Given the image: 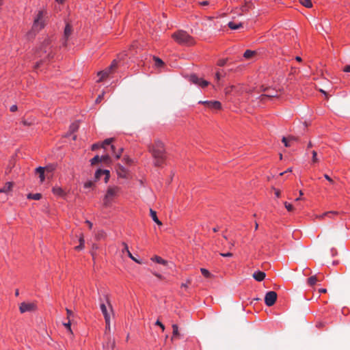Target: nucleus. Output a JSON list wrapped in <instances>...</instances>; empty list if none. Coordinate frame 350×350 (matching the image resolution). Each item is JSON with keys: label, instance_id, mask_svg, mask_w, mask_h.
Listing matches in <instances>:
<instances>
[{"label": "nucleus", "instance_id": "50", "mask_svg": "<svg viewBox=\"0 0 350 350\" xmlns=\"http://www.w3.org/2000/svg\"><path fill=\"white\" fill-rule=\"evenodd\" d=\"M324 177L326 180H327L330 183L333 184L334 183V180L333 179L329 176L327 174H324Z\"/></svg>", "mask_w": 350, "mask_h": 350}, {"label": "nucleus", "instance_id": "27", "mask_svg": "<svg viewBox=\"0 0 350 350\" xmlns=\"http://www.w3.org/2000/svg\"><path fill=\"white\" fill-rule=\"evenodd\" d=\"M318 280H319V278H318L317 275H312L308 278L307 283L309 286H313L317 284V282H319Z\"/></svg>", "mask_w": 350, "mask_h": 350}, {"label": "nucleus", "instance_id": "18", "mask_svg": "<svg viewBox=\"0 0 350 350\" xmlns=\"http://www.w3.org/2000/svg\"><path fill=\"white\" fill-rule=\"evenodd\" d=\"M72 31V26L70 24H68V23L66 24V26H65L64 32V36L65 40H64V42L63 43V45L64 46H67V41L68 40V38L71 35Z\"/></svg>", "mask_w": 350, "mask_h": 350}, {"label": "nucleus", "instance_id": "17", "mask_svg": "<svg viewBox=\"0 0 350 350\" xmlns=\"http://www.w3.org/2000/svg\"><path fill=\"white\" fill-rule=\"evenodd\" d=\"M100 307L101 312L105 318L106 327H109V326H110V316H109V314L108 313L107 307L105 304H101Z\"/></svg>", "mask_w": 350, "mask_h": 350}, {"label": "nucleus", "instance_id": "10", "mask_svg": "<svg viewBox=\"0 0 350 350\" xmlns=\"http://www.w3.org/2000/svg\"><path fill=\"white\" fill-rule=\"evenodd\" d=\"M38 309L36 302H22L19 305V311L23 314L27 312H34Z\"/></svg>", "mask_w": 350, "mask_h": 350}, {"label": "nucleus", "instance_id": "3", "mask_svg": "<svg viewBox=\"0 0 350 350\" xmlns=\"http://www.w3.org/2000/svg\"><path fill=\"white\" fill-rule=\"evenodd\" d=\"M48 12L44 8L39 10L36 13L31 31L27 33V36H34L36 33L42 30L47 24Z\"/></svg>", "mask_w": 350, "mask_h": 350}, {"label": "nucleus", "instance_id": "5", "mask_svg": "<svg viewBox=\"0 0 350 350\" xmlns=\"http://www.w3.org/2000/svg\"><path fill=\"white\" fill-rule=\"evenodd\" d=\"M121 187L116 185L109 186L106 190L103 198V206L105 207H111L116 202V200L120 196Z\"/></svg>", "mask_w": 350, "mask_h": 350}, {"label": "nucleus", "instance_id": "21", "mask_svg": "<svg viewBox=\"0 0 350 350\" xmlns=\"http://www.w3.org/2000/svg\"><path fill=\"white\" fill-rule=\"evenodd\" d=\"M122 245H123V249L122 250V253L126 252L129 258H131L133 260L137 263H140L138 260H137L131 253L129 249L128 245L125 242H122Z\"/></svg>", "mask_w": 350, "mask_h": 350}, {"label": "nucleus", "instance_id": "40", "mask_svg": "<svg viewBox=\"0 0 350 350\" xmlns=\"http://www.w3.org/2000/svg\"><path fill=\"white\" fill-rule=\"evenodd\" d=\"M100 161V158L98 155L95 156L90 160L91 165H92L98 163Z\"/></svg>", "mask_w": 350, "mask_h": 350}, {"label": "nucleus", "instance_id": "6", "mask_svg": "<svg viewBox=\"0 0 350 350\" xmlns=\"http://www.w3.org/2000/svg\"><path fill=\"white\" fill-rule=\"evenodd\" d=\"M118 68V61L116 59H113L109 66H108L103 70L99 71L97 73V75L99 77V79L97 80V82L100 83L107 79L109 76L115 73Z\"/></svg>", "mask_w": 350, "mask_h": 350}, {"label": "nucleus", "instance_id": "23", "mask_svg": "<svg viewBox=\"0 0 350 350\" xmlns=\"http://www.w3.org/2000/svg\"><path fill=\"white\" fill-rule=\"evenodd\" d=\"M266 274L261 271H255L253 274V278L258 282H261L265 278Z\"/></svg>", "mask_w": 350, "mask_h": 350}, {"label": "nucleus", "instance_id": "30", "mask_svg": "<svg viewBox=\"0 0 350 350\" xmlns=\"http://www.w3.org/2000/svg\"><path fill=\"white\" fill-rule=\"evenodd\" d=\"M107 237L106 232L103 230H100L97 231V232L95 234V239L96 240H100L104 239Z\"/></svg>", "mask_w": 350, "mask_h": 350}, {"label": "nucleus", "instance_id": "64", "mask_svg": "<svg viewBox=\"0 0 350 350\" xmlns=\"http://www.w3.org/2000/svg\"><path fill=\"white\" fill-rule=\"evenodd\" d=\"M317 277H318V278H319V280H318V281H319V282H321V281H323V279H324V277H323V275H317Z\"/></svg>", "mask_w": 350, "mask_h": 350}, {"label": "nucleus", "instance_id": "49", "mask_svg": "<svg viewBox=\"0 0 350 350\" xmlns=\"http://www.w3.org/2000/svg\"><path fill=\"white\" fill-rule=\"evenodd\" d=\"M103 96H104V94L103 93L102 94L99 95L97 97V98L96 99V103H98L101 102V100L103 99Z\"/></svg>", "mask_w": 350, "mask_h": 350}, {"label": "nucleus", "instance_id": "61", "mask_svg": "<svg viewBox=\"0 0 350 350\" xmlns=\"http://www.w3.org/2000/svg\"><path fill=\"white\" fill-rule=\"evenodd\" d=\"M220 78H221V75H220L219 72H217L216 74H215V79L217 81H219L220 80Z\"/></svg>", "mask_w": 350, "mask_h": 350}, {"label": "nucleus", "instance_id": "4", "mask_svg": "<svg viewBox=\"0 0 350 350\" xmlns=\"http://www.w3.org/2000/svg\"><path fill=\"white\" fill-rule=\"evenodd\" d=\"M172 38L180 45L191 46L196 44V39L184 30L175 31Z\"/></svg>", "mask_w": 350, "mask_h": 350}, {"label": "nucleus", "instance_id": "31", "mask_svg": "<svg viewBox=\"0 0 350 350\" xmlns=\"http://www.w3.org/2000/svg\"><path fill=\"white\" fill-rule=\"evenodd\" d=\"M27 198L29 200H39L42 198V194L40 193H29L27 194Z\"/></svg>", "mask_w": 350, "mask_h": 350}, {"label": "nucleus", "instance_id": "43", "mask_svg": "<svg viewBox=\"0 0 350 350\" xmlns=\"http://www.w3.org/2000/svg\"><path fill=\"white\" fill-rule=\"evenodd\" d=\"M284 206L288 212H291L294 210L293 206L287 202H284Z\"/></svg>", "mask_w": 350, "mask_h": 350}, {"label": "nucleus", "instance_id": "37", "mask_svg": "<svg viewBox=\"0 0 350 350\" xmlns=\"http://www.w3.org/2000/svg\"><path fill=\"white\" fill-rule=\"evenodd\" d=\"M200 271L202 273V274L206 278H209L211 277V273L209 272L208 270H207L205 268H201L200 269Z\"/></svg>", "mask_w": 350, "mask_h": 350}, {"label": "nucleus", "instance_id": "22", "mask_svg": "<svg viewBox=\"0 0 350 350\" xmlns=\"http://www.w3.org/2000/svg\"><path fill=\"white\" fill-rule=\"evenodd\" d=\"M45 168L44 167H38L36 169V173L39 174V178L40 183H42L45 180Z\"/></svg>", "mask_w": 350, "mask_h": 350}, {"label": "nucleus", "instance_id": "58", "mask_svg": "<svg viewBox=\"0 0 350 350\" xmlns=\"http://www.w3.org/2000/svg\"><path fill=\"white\" fill-rule=\"evenodd\" d=\"M343 71L345 72H350V65L345 66L343 68Z\"/></svg>", "mask_w": 350, "mask_h": 350}, {"label": "nucleus", "instance_id": "38", "mask_svg": "<svg viewBox=\"0 0 350 350\" xmlns=\"http://www.w3.org/2000/svg\"><path fill=\"white\" fill-rule=\"evenodd\" d=\"M44 167L45 168V172H53L56 169V166L53 164L46 165V167Z\"/></svg>", "mask_w": 350, "mask_h": 350}, {"label": "nucleus", "instance_id": "47", "mask_svg": "<svg viewBox=\"0 0 350 350\" xmlns=\"http://www.w3.org/2000/svg\"><path fill=\"white\" fill-rule=\"evenodd\" d=\"M100 158V161H107L109 160V156L108 154L103 155Z\"/></svg>", "mask_w": 350, "mask_h": 350}, {"label": "nucleus", "instance_id": "59", "mask_svg": "<svg viewBox=\"0 0 350 350\" xmlns=\"http://www.w3.org/2000/svg\"><path fill=\"white\" fill-rule=\"evenodd\" d=\"M199 4L202 6L208 5H209V1H201V2H199Z\"/></svg>", "mask_w": 350, "mask_h": 350}, {"label": "nucleus", "instance_id": "15", "mask_svg": "<svg viewBox=\"0 0 350 350\" xmlns=\"http://www.w3.org/2000/svg\"><path fill=\"white\" fill-rule=\"evenodd\" d=\"M104 176V182L107 183L110 178V172L107 170H101L99 169L96 170L95 173V179L96 180H98L101 178L102 176Z\"/></svg>", "mask_w": 350, "mask_h": 350}, {"label": "nucleus", "instance_id": "9", "mask_svg": "<svg viewBox=\"0 0 350 350\" xmlns=\"http://www.w3.org/2000/svg\"><path fill=\"white\" fill-rule=\"evenodd\" d=\"M245 90V87L242 84L232 85L225 88L224 92L226 94H231L234 96H239Z\"/></svg>", "mask_w": 350, "mask_h": 350}, {"label": "nucleus", "instance_id": "13", "mask_svg": "<svg viewBox=\"0 0 350 350\" xmlns=\"http://www.w3.org/2000/svg\"><path fill=\"white\" fill-rule=\"evenodd\" d=\"M278 295L275 291H269L265 297V303L267 306H272L276 301Z\"/></svg>", "mask_w": 350, "mask_h": 350}, {"label": "nucleus", "instance_id": "55", "mask_svg": "<svg viewBox=\"0 0 350 350\" xmlns=\"http://www.w3.org/2000/svg\"><path fill=\"white\" fill-rule=\"evenodd\" d=\"M85 222L88 226L89 229L91 230L93 227V224L89 220H86Z\"/></svg>", "mask_w": 350, "mask_h": 350}, {"label": "nucleus", "instance_id": "25", "mask_svg": "<svg viewBox=\"0 0 350 350\" xmlns=\"http://www.w3.org/2000/svg\"><path fill=\"white\" fill-rule=\"evenodd\" d=\"M150 217H152V220L157 224H158L159 226H161L162 225V222L159 219L157 215V212L152 209H150Z\"/></svg>", "mask_w": 350, "mask_h": 350}, {"label": "nucleus", "instance_id": "48", "mask_svg": "<svg viewBox=\"0 0 350 350\" xmlns=\"http://www.w3.org/2000/svg\"><path fill=\"white\" fill-rule=\"evenodd\" d=\"M288 138L289 141H291V143L298 141V137H295V136H288Z\"/></svg>", "mask_w": 350, "mask_h": 350}, {"label": "nucleus", "instance_id": "20", "mask_svg": "<svg viewBox=\"0 0 350 350\" xmlns=\"http://www.w3.org/2000/svg\"><path fill=\"white\" fill-rule=\"evenodd\" d=\"M13 187L14 183L12 182H7L4 186L0 189V193H8L12 190Z\"/></svg>", "mask_w": 350, "mask_h": 350}, {"label": "nucleus", "instance_id": "29", "mask_svg": "<svg viewBox=\"0 0 350 350\" xmlns=\"http://www.w3.org/2000/svg\"><path fill=\"white\" fill-rule=\"evenodd\" d=\"M338 214L339 213L337 211H327L323 213L322 215H317V218L322 220L325 218V217H326L325 215H338Z\"/></svg>", "mask_w": 350, "mask_h": 350}, {"label": "nucleus", "instance_id": "63", "mask_svg": "<svg viewBox=\"0 0 350 350\" xmlns=\"http://www.w3.org/2000/svg\"><path fill=\"white\" fill-rule=\"evenodd\" d=\"M326 292H327L326 288H319V293H325Z\"/></svg>", "mask_w": 350, "mask_h": 350}, {"label": "nucleus", "instance_id": "8", "mask_svg": "<svg viewBox=\"0 0 350 350\" xmlns=\"http://www.w3.org/2000/svg\"><path fill=\"white\" fill-rule=\"evenodd\" d=\"M113 141V138L105 139L103 142V144L101 145V147L107 150V146H109L111 152V154L114 155L116 159H120L123 152V148H119L118 151H116L115 146L111 144Z\"/></svg>", "mask_w": 350, "mask_h": 350}, {"label": "nucleus", "instance_id": "24", "mask_svg": "<svg viewBox=\"0 0 350 350\" xmlns=\"http://www.w3.org/2000/svg\"><path fill=\"white\" fill-rule=\"evenodd\" d=\"M151 260L153 261V262H155L158 264H161V265H165L166 266L167 265V261L163 259L161 256H152L151 258Z\"/></svg>", "mask_w": 350, "mask_h": 350}, {"label": "nucleus", "instance_id": "56", "mask_svg": "<svg viewBox=\"0 0 350 350\" xmlns=\"http://www.w3.org/2000/svg\"><path fill=\"white\" fill-rule=\"evenodd\" d=\"M274 191H275V195L277 198H280V196H281V192L279 189H274Z\"/></svg>", "mask_w": 350, "mask_h": 350}, {"label": "nucleus", "instance_id": "34", "mask_svg": "<svg viewBox=\"0 0 350 350\" xmlns=\"http://www.w3.org/2000/svg\"><path fill=\"white\" fill-rule=\"evenodd\" d=\"M299 3L305 6L306 8H310L312 7V3L311 0H299Z\"/></svg>", "mask_w": 350, "mask_h": 350}, {"label": "nucleus", "instance_id": "2", "mask_svg": "<svg viewBox=\"0 0 350 350\" xmlns=\"http://www.w3.org/2000/svg\"><path fill=\"white\" fill-rule=\"evenodd\" d=\"M55 54L56 50L52 46L51 41L49 39H45L36 50V56L42 59L36 64L35 68L38 69L43 62H51L53 59Z\"/></svg>", "mask_w": 350, "mask_h": 350}, {"label": "nucleus", "instance_id": "33", "mask_svg": "<svg viewBox=\"0 0 350 350\" xmlns=\"http://www.w3.org/2000/svg\"><path fill=\"white\" fill-rule=\"evenodd\" d=\"M180 336L178 326L176 324L172 325V338H178Z\"/></svg>", "mask_w": 350, "mask_h": 350}, {"label": "nucleus", "instance_id": "26", "mask_svg": "<svg viewBox=\"0 0 350 350\" xmlns=\"http://www.w3.org/2000/svg\"><path fill=\"white\" fill-rule=\"evenodd\" d=\"M79 245L75 247V250L80 251L85 247V240L83 234H81L79 239Z\"/></svg>", "mask_w": 350, "mask_h": 350}, {"label": "nucleus", "instance_id": "1", "mask_svg": "<svg viewBox=\"0 0 350 350\" xmlns=\"http://www.w3.org/2000/svg\"><path fill=\"white\" fill-rule=\"evenodd\" d=\"M148 148L153 158L154 165L156 167L163 166L167 159L164 143L159 139H157L150 144Z\"/></svg>", "mask_w": 350, "mask_h": 350}, {"label": "nucleus", "instance_id": "53", "mask_svg": "<svg viewBox=\"0 0 350 350\" xmlns=\"http://www.w3.org/2000/svg\"><path fill=\"white\" fill-rule=\"evenodd\" d=\"M124 161L126 164H131L132 163V160L127 157H124Z\"/></svg>", "mask_w": 350, "mask_h": 350}, {"label": "nucleus", "instance_id": "11", "mask_svg": "<svg viewBox=\"0 0 350 350\" xmlns=\"http://www.w3.org/2000/svg\"><path fill=\"white\" fill-rule=\"evenodd\" d=\"M189 80L191 83L197 85L198 86L204 88L209 85V82L198 77L196 74H192L189 76Z\"/></svg>", "mask_w": 350, "mask_h": 350}, {"label": "nucleus", "instance_id": "39", "mask_svg": "<svg viewBox=\"0 0 350 350\" xmlns=\"http://www.w3.org/2000/svg\"><path fill=\"white\" fill-rule=\"evenodd\" d=\"M79 129V124L77 122H75V123H72L70 126V131L71 133H75Z\"/></svg>", "mask_w": 350, "mask_h": 350}, {"label": "nucleus", "instance_id": "12", "mask_svg": "<svg viewBox=\"0 0 350 350\" xmlns=\"http://www.w3.org/2000/svg\"><path fill=\"white\" fill-rule=\"evenodd\" d=\"M198 104L203 105L211 110L219 111L221 109V103L217 100H200Z\"/></svg>", "mask_w": 350, "mask_h": 350}, {"label": "nucleus", "instance_id": "28", "mask_svg": "<svg viewBox=\"0 0 350 350\" xmlns=\"http://www.w3.org/2000/svg\"><path fill=\"white\" fill-rule=\"evenodd\" d=\"M228 26L230 29L235 30V29H238L241 27H243V23H236L230 21L228 23Z\"/></svg>", "mask_w": 350, "mask_h": 350}, {"label": "nucleus", "instance_id": "62", "mask_svg": "<svg viewBox=\"0 0 350 350\" xmlns=\"http://www.w3.org/2000/svg\"><path fill=\"white\" fill-rule=\"evenodd\" d=\"M304 195V193L301 190L299 191V198H296L295 199V201H298V200H302V198H301V196Z\"/></svg>", "mask_w": 350, "mask_h": 350}, {"label": "nucleus", "instance_id": "46", "mask_svg": "<svg viewBox=\"0 0 350 350\" xmlns=\"http://www.w3.org/2000/svg\"><path fill=\"white\" fill-rule=\"evenodd\" d=\"M93 186V183L91 180L87 181L84 183L85 188H90Z\"/></svg>", "mask_w": 350, "mask_h": 350}, {"label": "nucleus", "instance_id": "36", "mask_svg": "<svg viewBox=\"0 0 350 350\" xmlns=\"http://www.w3.org/2000/svg\"><path fill=\"white\" fill-rule=\"evenodd\" d=\"M154 60L155 63V66L157 67H162L164 65V62L160 58L157 57H154Z\"/></svg>", "mask_w": 350, "mask_h": 350}, {"label": "nucleus", "instance_id": "60", "mask_svg": "<svg viewBox=\"0 0 350 350\" xmlns=\"http://www.w3.org/2000/svg\"><path fill=\"white\" fill-rule=\"evenodd\" d=\"M17 109H18L17 106L16 105H14L11 106L10 111L12 112H14V111H17Z\"/></svg>", "mask_w": 350, "mask_h": 350}, {"label": "nucleus", "instance_id": "32", "mask_svg": "<svg viewBox=\"0 0 350 350\" xmlns=\"http://www.w3.org/2000/svg\"><path fill=\"white\" fill-rule=\"evenodd\" d=\"M256 54V52L255 51L252 50H246L243 53V57L247 59H251Z\"/></svg>", "mask_w": 350, "mask_h": 350}, {"label": "nucleus", "instance_id": "44", "mask_svg": "<svg viewBox=\"0 0 350 350\" xmlns=\"http://www.w3.org/2000/svg\"><path fill=\"white\" fill-rule=\"evenodd\" d=\"M64 327L68 329V331L72 334V331L71 329V322L70 320L67 323H64Z\"/></svg>", "mask_w": 350, "mask_h": 350}, {"label": "nucleus", "instance_id": "7", "mask_svg": "<svg viewBox=\"0 0 350 350\" xmlns=\"http://www.w3.org/2000/svg\"><path fill=\"white\" fill-rule=\"evenodd\" d=\"M260 90L261 92H264V94H261L259 97L260 100H265V98H268L270 99L273 98H279L281 95L280 90H277L274 88L265 86L264 85L260 86Z\"/></svg>", "mask_w": 350, "mask_h": 350}, {"label": "nucleus", "instance_id": "14", "mask_svg": "<svg viewBox=\"0 0 350 350\" xmlns=\"http://www.w3.org/2000/svg\"><path fill=\"white\" fill-rule=\"evenodd\" d=\"M253 8L254 5L251 1L245 2L240 8H235V13L239 16H241L245 13H247Z\"/></svg>", "mask_w": 350, "mask_h": 350}, {"label": "nucleus", "instance_id": "52", "mask_svg": "<svg viewBox=\"0 0 350 350\" xmlns=\"http://www.w3.org/2000/svg\"><path fill=\"white\" fill-rule=\"evenodd\" d=\"M220 255L224 256V257H231V256H232V254L231 252L221 253Z\"/></svg>", "mask_w": 350, "mask_h": 350}, {"label": "nucleus", "instance_id": "57", "mask_svg": "<svg viewBox=\"0 0 350 350\" xmlns=\"http://www.w3.org/2000/svg\"><path fill=\"white\" fill-rule=\"evenodd\" d=\"M66 310L67 317L69 319L70 317L72 315V310H70L68 308H66Z\"/></svg>", "mask_w": 350, "mask_h": 350}, {"label": "nucleus", "instance_id": "54", "mask_svg": "<svg viewBox=\"0 0 350 350\" xmlns=\"http://www.w3.org/2000/svg\"><path fill=\"white\" fill-rule=\"evenodd\" d=\"M156 325H159L162 329L163 331L165 329L164 325L161 322H160L159 321H157L156 322Z\"/></svg>", "mask_w": 350, "mask_h": 350}, {"label": "nucleus", "instance_id": "35", "mask_svg": "<svg viewBox=\"0 0 350 350\" xmlns=\"http://www.w3.org/2000/svg\"><path fill=\"white\" fill-rule=\"evenodd\" d=\"M312 164L318 163L319 162V159L317 157V151L312 150Z\"/></svg>", "mask_w": 350, "mask_h": 350}, {"label": "nucleus", "instance_id": "16", "mask_svg": "<svg viewBox=\"0 0 350 350\" xmlns=\"http://www.w3.org/2000/svg\"><path fill=\"white\" fill-rule=\"evenodd\" d=\"M51 191L54 196L62 198H65L68 194L65 189L57 185L53 187Z\"/></svg>", "mask_w": 350, "mask_h": 350}, {"label": "nucleus", "instance_id": "19", "mask_svg": "<svg viewBox=\"0 0 350 350\" xmlns=\"http://www.w3.org/2000/svg\"><path fill=\"white\" fill-rule=\"evenodd\" d=\"M117 174L119 177L126 178L128 175V170L122 165H118L116 169Z\"/></svg>", "mask_w": 350, "mask_h": 350}, {"label": "nucleus", "instance_id": "45", "mask_svg": "<svg viewBox=\"0 0 350 350\" xmlns=\"http://www.w3.org/2000/svg\"><path fill=\"white\" fill-rule=\"evenodd\" d=\"M191 280L190 279L187 280L185 283H183L181 284L182 288H187L189 287V285L191 284Z\"/></svg>", "mask_w": 350, "mask_h": 350}, {"label": "nucleus", "instance_id": "42", "mask_svg": "<svg viewBox=\"0 0 350 350\" xmlns=\"http://www.w3.org/2000/svg\"><path fill=\"white\" fill-rule=\"evenodd\" d=\"M228 59H220L217 61V65L218 66H224L227 63Z\"/></svg>", "mask_w": 350, "mask_h": 350}, {"label": "nucleus", "instance_id": "41", "mask_svg": "<svg viewBox=\"0 0 350 350\" xmlns=\"http://www.w3.org/2000/svg\"><path fill=\"white\" fill-rule=\"evenodd\" d=\"M282 141L286 147H290L292 145V143L291 142V141H289L288 137H283Z\"/></svg>", "mask_w": 350, "mask_h": 350}, {"label": "nucleus", "instance_id": "51", "mask_svg": "<svg viewBox=\"0 0 350 350\" xmlns=\"http://www.w3.org/2000/svg\"><path fill=\"white\" fill-rule=\"evenodd\" d=\"M152 274L156 276L157 278H159V280H163V277L161 274L160 273H158L157 272H152Z\"/></svg>", "mask_w": 350, "mask_h": 350}]
</instances>
